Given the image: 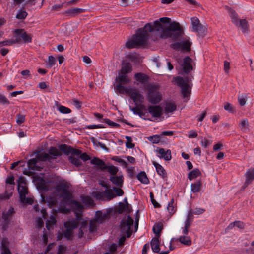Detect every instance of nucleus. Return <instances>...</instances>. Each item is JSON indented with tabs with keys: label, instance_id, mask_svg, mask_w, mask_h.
<instances>
[{
	"label": "nucleus",
	"instance_id": "obj_1",
	"mask_svg": "<svg viewBox=\"0 0 254 254\" xmlns=\"http://www.w3.org/2000/svg\"><path fill=\"white\" fill-rule=\"evenodd\" d=\"M170 21L169 18L162 17L155 21L153 26L147 23L143 28H139L133 37L137 44L139 46L146 44L149 37V32H154L162 39L169 37L176 39L181 37L183 30L179 23L174 22L168 26Z\"/></svg>",
	"mask_w": 254,
	"mask_h": 254
},
{
	"label": "nucleus",
	"instance_id": "obj_2",
	"mask_svg": "<svg viewBox=\"0 0 254 254\" xmlns=\"http://www.w3.org/2000/svg\"><path fill=\"white\" fill-rule=\"evenodd\" d=\"M72 147L66 144H61L59 146V149L56 147H51L48 150V152H38L35 158H32L28 161V168L34 171H41L42 167L37 165V161H51L62 156L63 151L65 154L68 155L71 154Z\"/></svg>",
	"mask_w": 254,
	"mask_h": 254
},
{
	"label": "nucleus",
	"instance_id": "obj_3",
	"mask_svg": "<svg viewBox=\"0 0 254 254\" xmlns=\"http://www.w3.org/2000/svg\"><path fill=\"white\" fill-rule=\"evenodd\" d=\"M118 89L120 90V94H127L131 99L133 101L136 105H140L144 101V97L136 89L130 87H122L120 85L118 86Z\"/></svg>",
	"mask_w": 254,
	"mask_h": 254
},
{
	"label": "nucleus",
	"instance_id": "obj_4",
	"mask_svg": "<svg viewBox=\"0 0 254 254\" xmlns=\"http://www.w3.org/2000/svg\"><path fill=\"white\" fill-rule=\"evenodd\" d=\"M97 227V221L91 220L88 225L87 221H83L81 224V226L78 230V233L75 235L78 238H86L87 235L94 232Z\"/></svg>",
	"mask_w": 254,
	"mask_h": 254
},
{
	"label": "nucleus",
	"instance_id": "obj_5",
	"mask_svg": "<svg viewBox=\"0 0 254 254\" xmlns=\"http://www.w3.org/2000/svg\"><path fill=\"white\" fill-rule=\"evenodd\" d=\"M78 225V220L70 219L64 222V226L66 228L63 232V235L68 240H72L74 237L73 230Z\"/></svg>",
	"mask_w": 254,
	"mask_h": 254
},
{
	"label": "nucleus",
	"instance_id": "obj_6",
	"mask_svg": "<svg viewBox=\"0 0 254 254\" xmlns=\"http://www.w3.org/2000/svg\"><path fill=\"white\" fill-rule=\"evenodd\" d=\"M148 101L151 104H156L162 100V95L159 91L158 86L150 85L148 88Z\"/></svg>",
	"mask_w": 254,
	"mask_h": 254
},
{
	"label": "nucleus",
	"instance_id": "obj_7",
	"mask_svg": "<svg viewBox=\"0 0 254 254\" xmlns=\"http://www.w3.org/2000/svg\"><path fill=\"white\" fill-rule=\"evenodd\" d=\"M174 79L177 85L181 88L183 98L188 99L191 93V87L188 84L187 81L180 76L175 77Z\"/></svg>",
	"mask_w": 254,
	"mask_h": 254
},
{
	"label": "nucleus",
	"instance_id": "obj_8",
	"mask_svg": "<svg viewBox=\"0 0 254 254\" xmlns=\"http://www.w3.org/2000/svg\"><path fill=\"white\" fill-rule=\"evenodd\" d=\"M133 220L129 216L127 218H123L120 223V228L122 229V232L127 234V238L130 237L132 232L131 230V227L133 226Z\"/></svg>",
	"mask_w": 254,
	"mask_h": 254
},
{
	"label": "nucleus",
	"instance_id": "obj_9",
	"mask_svg": "<svg viewBox=\"0 0 254 254\" xmlns=\"http://www.w3.org/2000/svg\"><path fill=\"white\" fill-rule=\"evenodd\" d=\"M192 31L197 32L199 35L203 36L205 34L206 28L205 26L200 23V21L196 17L191 18Z\"/></svg>",
	"mask_w": 254,
	"mask_h": 254
},
{
	"label": "nucleus",
	"instance_id": "obj_10",
	"mask_svg": "<svg viewBox=\"0 0 254 254\" xmlns=\"http://www.w3.org/2000/svg\"><path fill=\"white\" fill-rule=\"evenodd\" d=\"M95 197L98 199L111 200L116 197L115 194L113 189H107L104 191L97 192L95 194Z\"/></svg>",
	"mask_w": 254,
	"mask_h": 254
},
{
	"label": "nucleus",
	"instance_id": "obj_11",
	"mask_svg": "<svg viewBox=\"0 0 254 254\" xmlns=\"http://www.w3.org/2000/svg\"><path fill=\"white\" fill-rule=\"evenodd\" d=\"M191 43L188 40H183L179 42H175L170 45L171 48L175 50L190 51Z\"/></svg>",
	"mask_w": 254,
	"mask_h": 254
},
{
	"label": "nucleus",
	"instance_id": "obj_12",
	"mask_svg": "<svg viewBox=\"0 0 254 254\" xmlns=\"http://www.w3.org/2000/svg\"><path fill=\"white\" fill-rule=\"evenodd\" d=\"M15 213L13 207H11L8 210H5L2 213V218L4 222L2 224V229L6 230L8 226L9 222Z\"/></svg>",
	"mask_w": 254,
	"mask_h": 254
},
{
	"label": "nucleus",
	"instance_id": "obj_13",
	"mask_svg": "<svg viewBox=\"0 0 254 254\" xmlns=\"http://www.w3.org/2000/svg\"><path fill=\"white\" fill-rule=\"evenodd\" d=\"M116 80L118 82V83L117 84L115 87V91L119 93L120 90L118 89V86L120 85L122 87H125L123 86L124 84H127L130 81V79L127 74L121 73L120 72H118V76L116 78Z\"/></svg>",
	"mask_w": 254,
	"mask_h": 254
},
{
	"label": "nucleus",
	"instance_id": "obj_14",
	"mask_svg": "<svg viewBox=\"0 0 254 254\" xmlns=\"http://www.w3.org/2000/svg\"><path fill=\"white\" fill-rule=\"evenodd\" d=\"M148 111L155 118H160L163 114L162 108L158 105L148 106Z\"/></svg>",
	"mask_w": 254,
	"mask_h": 254
},
{
	"label": "nucleus",
	"instance_id": "obj_15",
	"mask_svg": "<svg viewBox=\"0 0 254 254\" xmlns=\"http://www.w3.org/2000/svg\"><path fill=\"white\" fill-rule=\"evenodd\" d=\"M16 38H20L21 37L25 42H30L31 41V37L28 34L24 29H18L14 31Z\"/></svg>",
	"mask_w": 254,
	"mask_h": 254
},
{
	"label": "nucleus",
	"instance_id": "obj_16",
	"mask_svg": "<svg viewBox=\"0 0 254 254\" xmlns=\"http://www.w3.org/2000/svg\"><path fill=\"white\" fill-rule=\"evenodd\" d=\"M157 155L160 158H163L166 161H169L171 159L172 155L170 150H165L163 148H160L156 150Z\"/></svg>",
	"mask_w": 254,
	"mask_h": 254
},
{
	"label": "nucleus",
	"instance_id": "obj_17",
	"mask_svg": "<svg viewBox=\"0 0 254 254\" xmlns=\"http://www.w3.org/2000/svg\"><path fill=\"white\" fill-rule=\"evenodd\" d=\"M110 181L113 184L117 187H122L124 182V177L122 174H119L118 176H110Z\"/></svg>",
	"mask_w": 254,
	"mask_h": 254
},
{
	"label": "nucleus",
	"instance_id": "obj_18",
	"mask_svg": "<svg viewBox=\"0 0 254 254\" xmlns=\"http://www.w3.org/2000/svg\"><path fill=\"white\" fill-rule=\"evenodd\" d=\"M245 176L246 180L243 186L244 189L246 188L254 180V170L251 168L248 169Z\"/></svg>",
	"mask_w": 254,
	"mask_h": 254
},
{
	"label": "nucleus",
	"instance_id": "obj_19",
	"mask_svg": "<svg viewBox=\"0 0 254 254\" xmlns=\"http://www.w3.org/2000/svg\"><path fill=\"white\" fill-rule=\"evenodd\" d=\"M192 60L189 56H186L184 58L182 67L183 71L186 73H188L192 69V67L191 64Z\"/></svg>",
	"mask_w": 254,
	"mask_h": 254
},
{
	"label": "nucleus",
	"instance_id": "obj_20",
	"mask_svg": "<svg viewBox=\"0 0 254 254\" xmlns=\"http://www.w3.org/2000/svg\"><path fill=\"white\" fill-rule=\"evenodd\" d=\"M134 78L138 82L137 84L140 83L143 85L147 84L149 79L147 75L141 72L135 73Z\"/></svg>",
	"mask_w": 254,
	"mask_h": 254
},
{
	"label": "nucleus",
	"instance_id": "obj_21",
	"mask_svg": "<svg viewBox=\"0 0 254 254\" xmlns=\"http://www.w3.org/2000/svg\"><path fill=\"white\" fill-rule=\"evenodd\" d=\"M224 7L228 12L229 15L231 17L232 22L234 24H237V21L239 20V19L238 15L236 11L234 9L229 7L228 6L225 5Z\"/></svg>",
	"mask_w": 254,
	"mask_h": 254
},
{
	"label": "nucleus",
	"instance_id": "obj_22",
	"mask_svg": "<svg viewBox=\"0 0 254 254\" xmlns=\"http://www.w3.org/2000/svg\"><path fill=\"white\" fill-rule=\"evenodd\" d=\"M18 191L20 197H22L24 199V195L28 194V188L26 186V183L24 182H18Z\"/></svg>",
	"mask_w": 254,
	"mask_h": 254
},
{
	"label": "nucleus",
	"instance_id": "obj_23",
	"mask_svg": "<svg viewBox=\"0 0 254 254\" xmlns=\"http://www.w3.org/2000/svg\"><path fill=\"white\" fill-rule=\"evenodd\" d=\"M85 11V9L75 7L70 9H68L64 12V14L67 16H69L70 17H74L77 16L80 13H83Z\"/></svg>",
	"mask_w": 254,
	"mask_h": 254
},
{
	"label": "nucleus",
	"instance_id": "obj_24",
	"mask_svg": "<svg viewBox=\"0 0 254 254\" xmlns=\"http://www.w3.org/2000/svg\"><path fill=\"white\" fill-rule=\"evenodd\" d=\"M177 241L180 242L182 244L189 246L191 245V238L187 235H181L178 238L176 239Z\"/></svg>",
	"mask_w": 254,
	"mask_h": 254
},
{
	"label": "nucleus",
	"instance_id": "obj_25",
	"mask_svg": "<svg viewBox=\"0 0 254 254\" xmlns=\"http://www.w3.org/2000/svg\"><path fill=\"white\" fill-rule=\"evenodd\" d=\"M152 250L154 253H158L160 251V242L159 237L153 238L150 242Z\"/></svg>",
	"mask_w": 254,
	"mask_h": 254
},
{
	"label": "nucleus",
	"instance_id": "obj_26",
	"mask_svg": "<svg viewBox=\"0 0 254 254\" xmlns=\"http://www.w3.org/2000/svg\"><path fill=\"white\" fill-rule=\"evenodd\" d=\"M239 127L243 131L246 132L250 130V125L248 120L247 119H243L239 121Z\"/></svg>",
	"mask_w": 254,
	"mask_h": 254
},
{
	"label": "nucleus",
	"instance_id": "obj_27",
	"mask_svg": "<svg viewBox=\"0 0 254 254\" xmlns=\"http://www.w3.org/2000/svg\"><path fill=\"white\" fill-rule=\"evenodd\" d=\"M61 197L63 198V201L69 204L72 200H73V195L68 190V189L61 194Z\"/></svg>",
	"mask_w": 254,
	"mask_h": 254
},
{
	"label": "nucleus",
	"instance_id": "obj_28",
	"mask_svg": "<svg viewBox=\"0 0 254 254\" xmlns=\"http://www.w3.org/2000/svg\"><path fill=\"white\" fill-rule=\"evenodd\" d=\"M153 165L155 167L156 171L159 176H161L163 178L167 177V173L165 170L160 164L156 162H153Z\"/></svg>",
	"mask_w": 254,
	"mask_h": 254
},
{
	"label": "nucleus",
	"instance_id": "obj_29",
	"mask_svg": "<svg viewBox=\"0 0 254 254\" xmlns=\"http://www.w3.org/2000/svg\"><path fill=\"white\" fill-rule=\"evenodd\" d=\"M235 25L236 26L240 27L243 33H246L248 32L249 24L246 19H239L237 21V24Z\"/></svg>",
	"mask_w": 254,
	"mask_h": 254
},
{
	"label": "nucleus",
	"instance_id": "obj_30",
	"mask_svg": "<svg viewBox=\"0 0 254 254\" xmlns=\"http://www.w3.org/2000/svg\"><path fill=\"white\" fill-rule=\"evenodd\" d=\"M132 70V68L131 64L129 63H126L122 64V67L119 71V72L127 74L131 72Z\"/></svg>",
	"mask_w": 254,
	"mask_h": 254
},
{
	"label": "nucleus",
	"instance_id": "obj_31",
	"mask_svg": "<svg viewBox=\"0 0 254 254\" xmlns=\"http://www.w3.org/2000/svg\"><path fill=\"white\" fill-rule=\"evenodd\" d=\"M91 163L92 164L98 166L99 169H100L102 170H105V166L106 165L102 160L98 158L94 157V158H93L91 160Z\"/></svg>",
	"mask_w": 254,
	"mask_h": 254
},
{
	"label": "nucleus",
	"instance_id": "obj_32",
	"mask_svg": "<svg viewBox=\"0 0 254 254\" xmlns=\"http://www.w3.org/2000/svg\"><path fill=\"white\" fill-rule=\"evenodd\" d=\"M81 200L83 204L87 207H93L95 205L92 198L89 196H81Z\"/></svg>",
	"mask_w": 254,
	"mask_h": 254
},
{
	"label": "nucleus",
	"instance_id": "obj_33",
	"mask_svg": "<svg viewBox=\"0 0 254 254\" xmlns=\"http://www.w3.org/2000/svg\"><path fill=\"white\" fill-rule=\"evenodd\" d=\"M176 105L172 102L166 103L164 107L165 113L168 114L169 113H172L176 110Z\"/></svg>",
	"mask_w": 254,
	"mask_h": 254
},
{
	"label": "nucleus",
	"instance_id": "obj_34",
	"mask_svg": "<svg viewBox=\"0 0 254 254\" xmlns=\"http://www.w3.org/2000/svg\"><path fill=\"white\" fill-rule=\"evenodd\" d=\"M69 205L75 211H82L83 209V206L80 203L75 200H72Z\"/></svg>",
	"mask_w": 254,
	"mask_h": 254
},
{
	"label": "nucleus",
	"instance_id": "obj_35",
	"mask_svg": "<svg viewBox=\"0 0 254 254\" xmlns=\"http://www.w3.org/2000/svg\"><path fill=\"white\" fill-rule=\"evenodd\" d=\"M201 186L200 180H197L191 185V190L193 193H197L199 191Z\"/></svg>",
	"mask_w": 254,
	"mask_h": 254
},
{
	"label": "nucleus",
	"instance_id": "obj_36",
	"mask_svg": "<svg viewBox=\"0 0 254 254\" xmlns=\"http://www.w3.org/2000/svg\"><path fill=\"white\" fill-rule=\"evenodd\" d=\"M137 178L142 183L147 184L149 183V180L145 172H140L137 175Z\"/></svg>",
	"mask_w": 254,
	"mask_h": 254
},
{
	"label": "nucleus",
	"instance_id": "obj_37",
	"mask_svg": "<svg viewBox=\"0 0 254 254\" xmlns=\"http://www.w3.org/2000/svg\"><path fill=\"white\" fill-rule=\"evenodd\" d=\"M200 175H201L200 171L198 169L196 168V169H194V170H192L189 173L188 178L190 180H192L196 178V177H197L198 176H199Z\"/></svg>",
	"mask_w": 254,
	"mask_h": 254
},
{
	"label": "nucleus",
	"instance_id": "obj_38",
	"mask_svg": "<svg viewBox=\"0 0 254 254\" xmlns=\"http://www.w3.org/2000/svg\"><path fill=\"white\" fill-rule=\"evenodd\" d=\"M163 229V225L161 223H155L153 227V231L157 237H159Z\"/></svg>",
	"mask_w": 254,
	"mask_h": 254
},
{
	"label": "nucleus",
	"instance_id": "obj_39",
	"mask_svg": "<svg viewBox=\"0 0 254 254\" xmlns=\"http://www.w3.org/2000/svg\"><path fill=\"white\" fill-rule=\"evenodd\" d=\"M106 169L107 170L108 172L110 173L111 176L116 175L119 171L118 168L114 165H106L105 170Z\"/></svg>",
	"mask_w": 254,
	"mask_h": 254
},
{
	"label": "nucleus",
	"instance_id": "obj_40",
	"mask_svg": "<svg viewBox=\"0 0 254 254\" xmlns=\"http://www.w3.org/2000/svg\"><path fill=\"white\" fill-rule=\"evenodd\" d=\"M167 208L168 211L171 215L174 214L176 211V207L175 206V204H174V199H172L170 202H169Z\"/></svg>",
	"mask_w": 254,
	"mask_h": 254
},
{
	"label": "nucleus",
	"instance_id": "obj_41",
	"mask_svg": "<svg viewBox=\"0 0 254 254\" xmlns=\"http://www.w3.org/2000/svg\"><path fill=\"white\" fill-rule=\"evenodd\" d=\"M96 221L101 223L107 217V214H103L101 211H98L95 214Z\"/></svg>",
	"mask_w": 254,
	"mask_h": 254
},
{
	"label": "nucleus",
	"instance_id": "obj_42",
	"mask_svg": "<svg viewBox=\"0 0 254 254\" xmlns=\"http://www.w3.org/2000/svg\"><path fill=\"white\" fill-rule=\"evenodd\" d=\"M21 39L18 38H16L15 40H5L0 42V46H10L14 43H19Z\"/></svg>",
	"mask_w": 254,
	"mask_h": 254
},
{
	"label": "nucleus",
	"instance_id": "obj_43",
	"mask_svg": "<svg viewBox=\"0 0 254 254\" xmlns=\"http://www.w3.org/2000/svg\"><path fill=\"white\" fill-rule=\"evenodd\" d=\"M55 190L57 192L62 194L68 190V187L64 183H60L56 186Z\"/></svg>",
	"mask_w": 254,
	"mask_h": 254
},
{
	"label": "nucleus",
	"instance_id": "obj_44",
	"mask_svg": "<svg viewBox=\"0 0 254 254\" xmlns=\"http://www.w3.org/2000/svg\"><path fill=\"white\" fill-rule=\"evenodd\" d=\"M56 222L57 221L55 217L54 216L51 215L49 219L46 222V228L48 230H50L52 228V226L56 224Z\"/></svg>",
	"mask_w": 254,
	"mask_h": 254
},
{
	"label": "nucleus",
	"instance_id": "obj_45",
	"mask_svg": "<svg viewBox=\"0 0 254 254\" xmlns=\"http://www.w3.org/2000/svg\"><path fill=\"white\" fill-rule=\"evenodd\" d=\"M126 46L128 48L131 49L137 47V46H139V45L137 44L136 40L133 37V39L129 40L126 42Z\"/></svg>",
	"mask_w": 254,
	"mask_h": 254
},
{
	"label": "nucleus",
	"instance_id": "obj_46",
	"mask_svg": "<svg viewBox=\"0 0 254 254\" xmlns=\"http://www.w3.org/2000/svg\"><path fill=\"white\" fill-rule=\"evenodd\" d=\"M68 160L72 164L78 167L81 165V162L78 158H75L72 156H70L68 157Z\"/></svg>",
	"mask_w": 254,
	"mask_h": 254
},
{
	"label": "nucleus",
	"instance_id": "obj_47",
	"mask_svg": "<svg viewBox=\"0 0 254 254\" xmlns=\"http://www.w3.org/2000/svg\"><path fill=\"white\" fill-rule=\"evenodd\" d=\"M27 15V13L25 10H24L23 9H19L17 11L16 17L18 19H23L26 17Z\"/></svg>",
	"mask_w": 254,
	"mask_h": 254
},
{
	"label": "nucleus",
	"instance_id": "obj_48",
	"mask_svg": "<svg viewBox=\"0 0 254 254\" xmlns=\"http://www.w3.org/2000/svg\"><path fill=\"white\" fill-rule=\"evenodd\" d=\"M56 63V59L53 56H49L47 62V66L48 68L53 67Z\"/></svg>",
	"mask_w": 254,
	"mask_h": 254
},
{
	"label": "nucleus",
	"instance_id": "obj_49",
	"mask_svg": "<svg viewBox=\"0 0 254 254\" xmlns=\"http://www.w3.org/2000/svg\"><path fill=\"white\" fill-rule=\"evenodd\" d=\"M24 199H23L22 197H20V202L22 203H26L28 204H32L34 202L33 198L32 197H26V195H24Z\"/></svg>",
	"mask_w": 254,
	"mask_h": 254
},
{
	"label": "nucleus",
	"instance_id": "obj_50",
	"mask_svg": "<svg viewBox=\"0 0 254 254\" xmlns=\"http://www.w3.org/2000/svg\"><path fill=\"white\" fill-rule=\"evenodd\" d=\"M48 205L50 207L53 206L57 203V200L55 197L49 196L47 198Z\"/></svg>",
	"mask_w": 254,
	"mask_h": 254
},
{
	"label": "nucleus",
	"instance_id": "obj_51",
	"mask_svg": "<svg viewBox=\"0 0 254 254\" xmlns=\"http://www.w3.org/2000/svg\"><path fill=\"white\" fill-rule=\"evenodd\" d=\"M58 110L63 114H69L71 112V110L69 108L63 105H59Z\"/></svg>",
	"mask_w": 254,
	"mask_h": 254
},
{
	"label": "nucleus",
	"instance_id": "obj_52",
	"mask_svg": "<svg viewBox=\"0 0 254 254\" xmlns=\"http://www.w3.org/2000/svg\"><path fill=\"white\" fill-rule=\"evenodd\" d=\"M148 139L150 141L152 142L153 143L157 144L160 141L161 136L159 135H154L149 137L148 138Z\"/></svg>",
	"mask_w": 254,
	"mask_h": 254
},
{
	"label": "nucleus",
	"instance_id": "obj_53",
	"mask_svg": "<svg viewBox=\"0 0 254 254\" xmlns=\"http://www.w3.org/2000/svg\"><path fill=\"white\" fill-rule=\"evenodd\" d=\"M212 143L211 141L207 140L205 138H201L200 144L205 148H207Z\"/></svg>",
	"mask_w": 254,
	"mask_h": 254
},
{
	"label": "nucleus",
	"instance_id": "obj_54",
	"mask_svg": "<svg viewBox=\"0 0 254 254\" xmlns=\"http://www.w3.org/2000/svg\"><path fill=\"white\" fill-rule=\"evenodd\" d=\"M127 139V142H126V146L127 148H132L134 147V145L132 143V138L130 136H126L125 137Z\"/></svg>",
	"mask_w": 254,
	"mask_h": 254
},
{
	"label": "nucleus",
	"instance_id": "obj_55",
	"mask_svg": "<svg viewBox=\"0 0 254 254\" xmlns=\"http://www.w3.org/2000/svg\"><path fill=\"white\" fill-rule=\"evenodd\" d=\"M121 187H113V190L114 192H116L115 195L116 197L117 196H121L124 194V191L122 189L120 188Z\"/></svg>",
	"mask_w": 254,
	"mask_h": 254
},
{
	"label": "nucleus",
	"instance_id": "obj_56",
	"mask_svg": "<svg viewBox=\"0 0 254 254\" xmlns=\"http://www.w3.org/2000/svg\"><path fill=\"white\" fill-rule=\"evenodd\" d=\"M0 103L8 105L10 104V101L4 95L0 94Z\"/></svg>",
	"mask_w": 254,
	"mask_h": 254
},
{
	"label": "nucleus",
	"instance_id": "obj_57",
	"mask_svg": "<svg viewBox=\"0 0 254 254\" xmlns=\"http://www.w3.org/2000/svg\"><path fill=\"white\" fill-rule=\"evenodd\" d=\"M25 121V116L20 114L17 115L16 122L18 124L23 123Z\"/></svg>",
	"mask_w": 254,
	"mask_h": 254
},
{
	"label": "nucleus",
	"instance_id": "obj_58",
	"mask_svg": "<svg viewBox=\"0 0 254 254\" xmlns=\"http://www.w3.org/2000/svg\"><path fill=\"white\" fill-rule=\"evenodd\" d=\"M103 127V126L101 124L98 125H88L86 127V128L88 129H94L97 128H102Z\"/></svg>",
	"mask_w": 254,
	"mask_h": 254
},
{
	"label": "nucleus",
	"instance_id": "obj_59",
	"mask_svg": "<svg viewBox=\"0 0 254 254\" xmlns=\"http://www.w3.org/2000/svg\"><path fill=\"white\" fill-rule=\"evenodd\" d=\"M150 197L152 203L153 204L155 208H158L160 207V205L154 199V195L153 192H150Z\"/></svg>",
	"mask_w": 254,
	"mask_h": 254
},
{
	"label": "nucleus",
	"instance_id": "obj_60",
	"mask_svg": "<svg viewBox=\"0 0 254 254\" xmlns=\"http://www.w3.org/2000/svg\"><path fill=\"white\" fill-rule=\"evenodd\" d=\"M198 135L197 132L195 130H191L188 132V137L189 138H195Z\"/></svg>",
	"mask_w": 254,
	"mask_h": 254
},
{
	"label": "nucleus",
	"instance_id": "obj_61",
	"mask_svg": "<svg viewBox=\"0 0 254 254\" xmlns=\"http://www.w3.org/2000/svg\"><path fill=\"white\" fill-rule=\"evenodd\" d=\"M66 250V247L63 245H60L58 248V251L57 254H64Z\"/></svg>",
	"mask_w": 254,
	"mask_h": 254
},
{
	"label": "nucleus",
	"instance_id": "obj_62",
	"mask_svg": "<svg viewBox=\"0 0 254 254\" xmlns=\"http://www.w3.org/2000/svg\"><path fill=\"white\" fill-rule=\"evenodd\" d=\"M44 222L42 219L40 218H38L36 220V226L38 228H41L43 226Z\"/></svg>",
	"mask_w": 254,
	"mask_h": 254
},
{
	"label": "nucleus",
	"instance_id": "obj_63",
	"mask_svg": "<svg viewBox=\"0 0 254 254\" xmlns=\"http://www.w3.org/2000/svg\"><path fill=\"white\" fill-rule=\"evenodd\" d=\"M105 123L108 124L109 125H110V126H113V127H118L120 126L119 124H118V123H116L115 122H114L111 121L109 119H105Z\"/></svg>",
	"mask_w": 254,
	"mask_h": 254
},
{
	"label": "nucleus",
	"instance_id": "obj_64",
	"mask_svg": "<svg viewBox=\"0 0 254 254\" xmlns=\"http://www.w3.org/2000/svg\"><path fill=\"white\" fill-rule=\"evenodd\" d=\"M238 99L239 103L241 106H243L246 104V100L245 97L243 96H239Z\"/></svg>",
	"mask_w": 254,
	"mask_h": 254
}]
</instances>
